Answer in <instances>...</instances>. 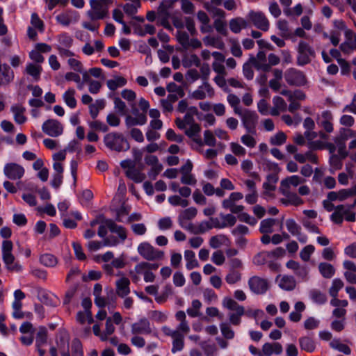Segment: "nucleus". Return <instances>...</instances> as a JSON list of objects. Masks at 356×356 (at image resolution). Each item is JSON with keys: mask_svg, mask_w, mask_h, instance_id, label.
I'll list each match as a JSON object with an SVG mask.
<instances>
[{"mask_svg": "<svg viewBox=\"0 0 356 356\" xmlns=\"http://www.w3.org/2000/svg\"><path fill=\"white\" fill-rule=\"evenodd\" d=\"M206 44L214 47L218 49H222L224 47V43L219 38L213 36H207L204 39Z\"/></svg>", "mask_w": 356, "mask_h": 356, "instance_id": "obj_58", "label": "nucleus"}, {"mask_svg": "<svg viewBox=\"0 0 356 356\" xmlns=\"http://www.w3.org/2000/svg\"><path fill=\"white\" fill-rule=\"evenodd\" d=\"M322 120L321 121V126L327 133H331L333 131V126L332 123V115L330 111H325L322 113Z\"/></svg>", "mask_w": 356, "mask_h": 356, "instance_id": "obj_31", "label": "nucleus"}, {"mask_svg": "<svg viewBox=\"0 0 356 356\" xmlns=\"http://www.w3.org/2000/svg\"><path fill=\"white\" fill-rule=\"evenodd\" d=\"M213 27L218 33L224 36L227 35V23L225 19H215Z\"/></svg>", "mask_w": 356, "mask_h": 356, "instance_id": "obj_49", "label": "nucleus"}, {"mask_svg": "<svg viewBox=\"0 0 356 356\" xmlns=\"http://www.w3.org/2000/svg\"><path fill=\"white\" fill-rule=\"evenodd\" d=\"M127 79L122 76H115L113 79L107 81L106 84L111 90H115L119 87H122L127 84Z\"/></svg>", "mask_w": 356, "mask_h": 356, "instance_id": "obj_38", "label": "nucleus"}, {"mask_svg": "<svg viewBox=\"0 0 356 356\" xmlns=\"http://www.w3.org/2000/svg\"><path fill=\"white\" fill-rule=\"evenodd\" d=\"M40 261L47 267H54L58 263V259L54 255L46 253L40 256Z\"/></svg>", "mask_w": 356, "mask_h": 356, "instance_id": "obj_41", "label": "nucleus"}, {"mask_svg": "<svg viewBox=\"0 0 356 356\" xmlns=\"http://www.w3.org/2000/svg\"><path fill=\"white\" fill-rule=\"evenodd\" d=\"M114 107L118 113L122 115H124L127 113V106L125 103L119 97H115L113 99Z\"/></svg>", "mask_w": 356, "mask_h": 356, "instance_id": "obj_64", "label": "nucleus"}, {"mask_svg": "<svg viewBox=\"0 0 356 356\" xmlns=\"http://www.w3.org/2000/svg\"><path fill=\"white\" fill-rule=\"evenodd\" d=\"M248 193L245 195V201L250 204H255L258 199V193L257 191L254 181L250 179H247L244 181Z\"/></svg>", "mask_w": 356, "mask_h": 356, "instance_id": "obj_20", "label": "nucleus"}, {"mask_svg": "<svg viewBox=\"0 0 356 356\" xmlns=\"http://www.w3.org/2000/svg\"><path fill=\"white\" fill-rule=\"evenodd\" d=\"M248 285L250 290L256 294L265 293L268 289V280L258 276L250 278Z\"/></svg>", "mask_w": 356, "mask_h": 356, "instance_id": "obj_16", "label": "nucleus"}, {"mask_svg": "<svg viewBox=\"0 0 356 356\" xmlns=\"http://www.w3.org/2000/svg\"><path fill=\"white\" fill-rule=\"evenodd\" d=\"M315 56L314 50L305 42L300 41L298 47L297 65L300 66L309 63Z\"/></svg>", "mask_w": 356, "mask_h": 356, "instance_id": "obj_9", "label": "nucleus"}, {"mask_svg": "<svg viewBox=\"0 0 356 356\" xmlns=\"http://www.w3.org/2000/svg\"><path fill=\"white\" fill-rule=\"evenodd\" d=\"M26 72L29 75L32 76L35 81H38L42 72V67L29 63L26 67Z\"/></svg>", "mask_w": 356, "mask_h": 356, "instance_id": "obj_47", "label": "nucleus"}, {"mask_svg": "<svg viewBox=\"0 0 356 356\" xmlns=\"http://www.w3.org/2000/svg\"><path fill=\"white\" fill-rule=\"evenodd\" d=\"M249 61L257 70H262L265 72L270 70V65L266 62V55L263 51H259L255 57L251 56Z\"/></svg>", "mask_w": 356, "mask_h": 356, "instance_id": "obj_17", "label": "nucleus"}, {"mask_svg": "<svg viewBox=\"0 0 356 356\" xmlns=\"http://www.w3.org/2000/svg\"><path fill=\"white\" fill-rule=\"evenodd\" d=\"M47 330L45 327H39L35 337V344L38 348H40L47 343Z\"/></svg>", "mask_w": 356, "mask_h": 356, "instance_id": "obj_42", "label": "nucleus"}, {"mask_svg": "<svg viewBox=\"0 0 356 356\" xmlns=\"http://www.w3.org/2000/svg\"><path fill=\"white\" fill-rule=\"evenodd\" d=\"M202 307V303L198 300H193L192 301L191 307L187 309V314L191 317H197L200 316V309Z\"/></svg>", "mask_w": 356, "mask_h": 356, "instance_id": "obj_53", "label": "nucleus"}, {"mask_svg": "<svg viewBox=\"0 0 356 356\" xmlns=\"http://www.w3.org/2000/svg\"><path fill=\"white\" fill-rule=\"evenodd\" d=\"M330 346L333 349H336L345 355H350L351 350L346 344L341 343L339 339H334L330 342Z\"/></svg>", "mask_w": 356, "mask_h": 356, "instance_id": "obj_46", "label": "nucleus"}, {"mask_svg": "<svg viewBox=\"0 0 356 356\" xmlns=\"http://www.w3.org/2000/svg\"><path fill=\"white\" fill-rule=\"evenodd\" d=\"M227 240V237L223 234L213 236L209 240V245L212 248L216 249L224 244Z\"/></svg>", "mask_w": 356, "mask_h": 356, "instance_id": "obj_50", "label": "nucleus"}, {"mask_svg": "<svg viewBox=\"0 0 356 356\" xmlns=\"http://www.w3.org/2000/svg\"><path fill=\"white\" fill-rule=\"evenodd\" d=\"M222 305L229 311L227 314L229 323L234 326L239 325L241 323V317L245 314L244 307L230 298H225Z\"/></svg>", "mask_w": 356, "mask_h": 356, "instance_id": "obj_3", "label": "nucleus"}, {"mask_svg": "<svg viewBox=\"0 0 356 356\" xmlns=\"http://www.w3.org/2000/svg\"><path fill=\"white\" fill-rule=\"evenodd\" d=\"M177 38L179 43L184 48L188 49L189 44V35L188 34L182 31H178L177 33Z\"/></svg>", "mask_w": 356, "mask_h": 356, "instance_id": "obj_60", "label": "nucleus"}, {"mask_svg": "<svg viewBox=\"0 0 356 356\" xmlns=\"http://www.w3.org/2000/svg\"><path fill=\"white\" fill-rule=\"evenodd\" d=\"M278 181L276 174H270L266 177V181L263 184V188L267 192L273 191L275 189V184Z\"/></svg>", "mask_w": 356, "mask_h": 356, "instance_id": "obj_40", "label": "nucleus"}, {"mask_svg": "<svg viewBox=\"0 0 356 356\" xmlns=\"http://www.w3.org/2000/svg\"><path fill=\"white\" fill-rule=\"evenodd\" d=\"M108 227V229L113 233H116L118 234L119 238L124 241L127 238V232L126 229L120 225H118L113 220H106L104 222Z\"/></svg>", "mask_w": 356, "mask_h": 356, "instance_id": "obj_24", "label": "nucleus"}, {"mask_svg": "<svg viewBox=\"0 0 356 356\" xmlns=\"http://www.w3.org/2000/svg\"><path fill=\"white\" fill-rule=\"evenodd\" d=\"M130 281L127 277H122L116 282V293L123 298L130 293Z\"/></svg>", "mask_w": 356, "mask_h": 356, "instance_id": "obj_23", "label": "nucleus"}, {"mask_svg": "<svg viewBox=\"0 0 356 356\" xmlns=\"http://www.w3.org/2000/svg\"><path fill=\"white\" fill-rule=\"evenodd\" d=\"M318 270L321 275L326 279H330L335 273L334 266L328 263L321 262L318 264Z\"/></svg>", "mask_w": 356, "mask_h": 356, "instance_id": "obj_33", "label": "nucleus"}, {"mask_svg": "<svg viewBox=\"0 0 356 356\" xmlns=\"http://www.w3.org/2000/svg\"><path fill=\"white\" fill-rule=\"evenodd\" d=\"M126 176L136 183H140L145 180L146 176L144 173L141 172L140 170L134 166L130 170H127L125 172Z\"/></svg>", "mask_w": 356, "mask_h": 356, "instance_id": "obj_30", "label": "nucleus"}, {"mask_svg": "<svg viewBox=\"0 0 356 356\" xmlns=\"http://www.w3.org/2000/svg\"><path fill=\"white\" fill-rule=\"evenodd\" d=\"M159 267V264L157 263L142 261L135 266L134 270L136 273L143 275L145 282H152L155 280V275L152 270H156Z\"/></svg>", "mask_w": 356, "mask_h": 356, "instance_id": "obj_8", "label": "nucleus"}, {"mask_svg": "<svg viewBox=\"0 0 356 356\" xmlns=\"http://www.w3.org/2000/svg\"><path fill=\"white\" fill-rule=\"evenodd\" d=\"M241 279V273L236 270H229L228 274L225 277V281L229 284H234L239 282Z\"/></svg>", "mask_w": 356, "mask_h": 356, "instance_id": "obj_56", "label": "nucleus"}, {"mask_svg": "<svg viewBox=\"0 0 356 356\" xmlns=\"http://www.w3.org/2000/svg\"><path fill=\"white\" fill-rule=\"evenodd\" d=\"M237 115L241 117L243 126L247 133L256 134V127L259 120V116L256 112L245 109L244 111L242 110L241 113H238Z\"/></svg>", "mask_w": 356, "mask_h": 356, "instance_id": "obj_6", "label": "nucleus"}, {"mask_svg": "<svg viewBox=\"0 0 356 356\" xmlns=\"http://www.w3.org/2000/svg\"><path fill=\"white\" fill-rule=\"evenodd\" d=\"M230 30L234 33H238L248 26L247 22L242 17L232 19L229 23Z\"/></svg>", "mask_w": 356, "mask_h": 356, "instance_id": "obj_27", "label": "nucleus"}, {"mask_svg": "<svg viewBox=\"0 0 356 356\" xmlns=\"http://www.w3.org/2000/svg\"><path fill=\"white\" fill-rule=\"evenodd\" d=\"M280 192L287 197V201L292 205L299 206L303 203L302 200L296 193H291L289 190L283 189Z\"/></svg>", "mask_w": 356, "mask_h": 356, "instance_id": "obj_37", "label": "nucleus"}, {"mask_svg": "<svg viewBox=\"0 0 356 356\" xmlns=\"http://www.w3.org/2000/svg\"><path fill=\"white\" fill-rule=\"evenodd\" d=\"M220 217L222 220V228L232 227L236 222V218L232 214H220Z\"/></svg>", "mask_w": 356, "mask_h": 356, "instance_id": "obj_62", "label": "nucleus"}, {"mask_svg": "<svg viewBox=\"0 0 356 356\" xmlns=\"http://www.w3.org/2000/svg\"><path fill=\"white\" fill-rule=\"evenodd\" d=\"M286 134L282 131H280L270 138V143L273 145H281L286 142Z\"/></svg>", "mask_w": 356, "mask_h": 356, "instance_id": "obj_59", "label": "nucleus"}, {"mask_svg": "<svg viewBox=\"0 0 356 356\" xmlns=\"http://www.w3.org/2000/svg\"><path fill=\"white\" fill-rule=\"evenodd\" d=\"M104 143L107 148L118 152H125L130 148L129 142L121 133L111 132L106 134Z\"/></svg>", "mask_w": 356, "mask_h": 356, "instance_id": "obj_2", "label": "nucleus"}, {"mask_svg": "<svg viewBox=\"0 0 356 356\" xmlns=\"http://www.w3.org/2000/svg\"><path fill=\"white\" fill-rule=\"evenodd\" d=\"M312 300L318 305H323L327 301L326 295L318 289H312L309 293Z\"/></svg>", "mask_w": 356, "mask_h": 356, "instance_id": "obj_36", "label": "nucleus"}, {"mask_svg": "<svg viewBox=\"0 0 356 356\" xmlns=\"http://www.w3.org/2000/svg\"><path fill=\"white\" fill-rule=\"evenodd\" d=\"M283 350L280 343H265L262 346V353L266 356H271L273 354L280 355Z\"/></svg>", "mask_w": 356, "mask_h": 356, "instance_id": "obj_22", "label": "nucleus"}, {"mask_svg": "<svg viewBox=\"0 0 356 356\" xmlns=\"http://www.w3.org/2000/svg\"><path fill=\"white\" fill-rule=\"evenodd\" d=\"M173 0H165L163 1L158 9V18L161 25L164 28L171 30L172 27L169 22L170 17L169 9L171 8L174 4Z\"/></svg>", "mask_w": 356, "mask_h": 356, "instance_id": "obj_12", "label": "nucleus"}, {"mask_svg": "<svg viewBox=\"0 0 356 356\" xmlns=\"http://www.w3.org/2000/svg\"><path fill=\"white\" fill-rule=\"evenodd\" d=\"M42 130L47 136L56 138L63 134L64 127L58 120L49 119L43 122Z\"/></svg>", "mask_w": 356, "mask_h": 356, "instance_id": "obj_11", "label": "nucleus"}, {"mask_svg": "<svg viewBox=\"0 0 356 356\" xmlns=\"http://www.w3.org/2000/svg\"><path fill=\"white\" fill-rule=\"evenodd\" d=\"M248 17L257 29L264 31L268 30L269 22L263 13L251 10Z\"/></svg>", "mask_w": 356, "mask_h": 356, "instance_id": "obj_14", "label": "nucleus"}, {"mask_svg": "<svg viewBox=\"0 0 356 356\" xmlns=\"http://www.w3.org/2000/svg\"><path fill=\"white\" fill-rule=\"evenodd\" d=\"M138 253L146 261H154L162 260L164 252L160 250L148 242L140 243L137 248Z\"/></svg>", "mask_w": 356, "mask_h": 356, "instance_id": "obj_4", "label": "nucleus"}, {"mask_svg": "<svg viewBox=\"0 0 356 356\" xmlns=\"http://www.w3.org/2000/svg\"><path fill=\"white\" fill-rule=\"evenodd\" d=\"M275 225V220L273 218H267L263 220L260 223L259 231L262 234L272 233L273 227Z\"/></svg>", "mask_w": 356, "mask_h": 356, "instance_id": "obj_39", "label": "nucleus"}, {"mask_svg": "<svg viewBox=\"0 0 356 356\" xmlns=\"http://www.w3.org/2000/svg\"><path fill=\"white\" fill-rule=\"evenodd\" d=\"M286 227L287 230L293 236H299L301 232V227L293 220L287 219L286 220Z\"/></svg>", "mask_w": 356, "mask_h": 356, "instance_id": "obj_45", "label": "nucleus"}, {"mask_svg": "<svg viewBox=\"0 0 356 356\" xmlns=\"http://www.w3.org/2000/svg\"><path fill=\"white\" fill-rule=\"evenodd\" d=\"M169 203L172 206H181V207H186L189 204V202L186 199H182L179 195H172L168 198Z\"/></svg>", "mask_w": 356, "mask_h": 356, "instance_id": "obj_57", "label": "nucleus"}, {"mask_svg": "<svg viewBox=\"0 0 356 356\" xmlns=\"http://www.w3.org/2000/svg\"><path fill=\"white\" fill-rule=\"evenodd\" d=\"M72 356H83L82 345L78 339H74L72 341Z\"/></svg>", "mask_w": 356, "mask_h": 356, "instance_id": "obj_63", "label": "nucleus"}, {"mask_svg": "<svg viewBox=\"0 0 356 356\" xmlns=\"http://www.w3.org/2000/svg\"><path fill=\"white\" fill-rule=\"evenodd\" d=\"M214 95L215 92L213 87L209 83L203 82L202 86L193 92L191 97L197 100H202L207 97H213Z\"/></svg>", "mask_w": 356, "mask_h": 356, "instance_id": "obj_18", "label": "nucleus"}, {"mask_svg": "<svg viewBox=\"0 0 356 356\" xmlns=\"http://www.w3.org/2000/svg\"><path fill=\"white\" fill-rule=\"evenodd\" d=\"M97 0H90L91 9L88 11L87 15L92 21L104 19L108 14V8L102 6Z\"/></svg>", "mask_w": 356, "mask_h": 356, "instance_id": "obj_13", "label": "nucleus"}, {"mask_svg": "<svg viewBox=\"0 0 356 356\" xmlns=\"http://www.w3.org/2000/svg\"><path fill=\"white\" fill-rule=\"evenodd\" d=\"M197 211L195 207L188 208L181 212L178 217V222L181 227H184L186 220L193 219L197 215Z\"/></svg>", "mask_w": 356, "mask_h": 356, "instance_id": "obj_25", "label": "nucleus"}, {"mask_svg": "<svg viewBox=\"0 0 356 356\" xmlns=\"http://www.w3.org/2000/svg\"><path fill=\"white\" fill-rule=\"evenodd\" d=\"M194 123H195L194 118L187 115L186 113L184 116L183 119L177 118L175 120V124L177 127L182 130L186 129V125H190Z\"/></svg>", "mask_w": 356, "mask_h": 356, "instance_id": "obj_48", "label": "nucleus"}, {"mask_svg": "<svg viewBox=\"0 0 356 356\" xmlns=\"http://www.w3.org/2000/svg\"><path fill=\"white\" fill-rule=\"evenodd\" d=\"M204 8L209 13H210L213 15V17H217L216 19L225 18L226 13L222 9L218 8L216 6H213L209 3H206L204 5Z\"/></svg>", "mask_w": 356, "mask_h": 356, "instance_id": "obj_44", "label": "nucleus"}, {"mask_svg": "<svg viewBox=\"0 0 356 356\" xmlns=\"http://www.w3.org/2000/svg\"><path fill=\"white\" fill-rule=\"evenodd\" d=\"M188 129H185V134L191 138L195 143L199 145L200 146L203 145V141L200 137V132L201 131V127L199 124L194 123L189 125Z\"/></svg>", "mask_w": 356, "mask_h": 356, "instance_id": "obj_21", "label": "nucleus"}, {"mask_svg": "<svg viewBox=\"0 0 356 356\" xmlns=\"http://www.w3.org/2000/svg\"><path fill=\"white\" fill-rule=\"evenodd\" d=\"M352 206L341 204L335 207V211L330 216L331 220L336 224H341L343 218L348 222L355 220V213L351 211Z\"/></svg>", "mask_w": 356, "mask_h": 356, "instance_id": "obj_5", "label": "nucleus"}, {"mask_svg": "<svg viewBox=\"0 0 356 356\" xmlns=\"http://www.w3.org/2000/svg\"><path fill=\"white\" fill-rule=\"evenodd\" d=\"M284 79L289 86H302L307 83L305 74L295 68H289L284 73Z\"/></svg>", "mask_w": 356, "mask_h": 356, "instance_id": "obj_10", "label": "nucleus"}, {"mask_svg": "<svg viewBox=\"0 0 356 356\" xmlns=\"http://www.w3.org/2000/svg\"><path fill=\"white\" fill-rule=\"evenodd\" d=\"M131 113L134 115H127L125 118V124L127 128L133 127L137 125H144L147 123V115L143 112H140L135 103H131Z\"/></svg>", "mask_w": 356, "mask_h": 356, "instance_id": "obj_7", "label": "nucleus"}, {"mask_svg": "<svg viewBox=\"0 0 356 356\" xmlns=\"http://www.w3.org/2000/svg\"><path fill=\"white\" fill-rule=\"evenodd\" d=\"M24 168L15 163H7L3 168L6 177L12 180L20 179L24 176Z\"/></svg>", "mask_w": 356, "mask_h": 356, "instance_id": "obj_15", "label": "nucleus"}, {"mask_svg": "<svg viewBox=\"0 0 356 356\" xmlns=\"http://www.w3.org/2000/svg\"><path fill=\"white\" fill-rule=\"evenodd\" d=\"M172 352L173 353L181 351L184 346V335L182 333H179L177 336L172 338Z\"/></svg>", "mask_w": 356, "mask_h": 356, "instance_id": "obj_43", "label": "nucleus"}, {"mask_svg": "<svg viewBox=\"0 0 356 356\" xmlns=\"http://www.w3.org/2000/svg\"><path fill=\"white\" fill-rule=\"evenodd\" d=\"M296 285V280L292 276L284 275L279 281V286L286 291L293 290Z\"/></svg>", "mask_w": 356, "mask_h": 356, "instance_id": "obj_32", "label": "nucleus"}, {"mask_svg": "<svg viewBox=\"0 0 356 356\" xmlns=\"http://www.w3.org/2000/svg\"><path fill=\"white\" fill-rule=\"evenodd\" d=\"M227 99L229 105L234 108V113L236 115L241 113L242 109L238 106L240 99L236 95L229 94Z\"/></svg>", "mask_w": 356, "mask_h": 356, "instance_id": "obj_54", "label": "nucleus"}, {"mask_svg": "<svg viewBox=\"0 0 356 356\" xmlns=\"http://www.w3.org/2000/svg\"><path fill=\"white\" fill-rule=\"evenodd\" d=\"M184 258L186 261V267L188 270H191L199 266L198 261L195 259V252L192 250H186L184 252Z\"/></svg>", "mask_w": 356, "mask_h": 356, "instance_id": "obj_35", "label": "nucleus"}, {"mask_svg": "<svg viewBox=\"0 0 356 356\" xmlns=\"http://www.w3.org/2000/svg\"><path fill=\"white\" fill-rule=\"evenodd\" d=\"M300 348L308 353H312L316 348L314 339L310 337H302L298 339Z\"/></svg>", "mask_w": 356, "mask_h": 356, "instance_id": "obj_29", "label": "nucleus"}, {"mask_svg": "<svg viewBox=\"0 0 356 356\" xmlns=\"http://www.w3.org/2000/svg\"><path fill=\"white\" fill-rule=\"evenodd\" d=\"M305 179L297 175H293L282 180L280 187V191L283 189L289 190L290 186H297L300 184L304 182Z\"/></svg>", "mask_w": 356, "mask_h": 356, "instance_id": "obj_26", "label": "nucleus"}, {"mask_svg": "<svg viewBox=\"0 0 356 356\" xmlns=\"http://www.w3.org/2000/svg\"><path fill=\"white\" fill-rule=\"evenodd\" d=\"M343 286V282L341 279L333 280L332 286L329 289V293L332 297H337L339 291Z\"/></svg>", "mask_w": 356, "mask_h": 356, "instance_id": "obj_52", "label": "nucleus"}, {"mask_svg": "<svg viewBox=\"0 0 356 356\" xmlns=\"http://www.w3.org/2000/svg\"><path fill=\"white\" fill-rule=\"evenodd\" d=\"M10 109L14 115V120L16 123L22 124L26 121V118L24 115L26 111L24 107L20 105H14Z\"/></svg>", "mask_w": 356, "mask_h": 356, "instance_id": "obj_28", "label": "nucleus"}, {"mask_svg": "<svg viewBox=\"0 0 356 356\" xmlns=\"http://www.w3.org/2000/svg\"><path fill=\"white\" fill-rule=\"evenodd\" d=\"M75 93L76 92L74 88H69L63 95L65 103L71 108H74L76 106V100L74 97Z\"/></svg>", "mask_w": 356, "mask_h": 356, "instance_id": "obj_34", "label": "nucleus"}, {"mask_svg": "<svg viewBox=\"0 0 356 356\" xmlns=\"http://www.w3.org/2000/svg\"><path fill=\"white\" fill-rule=\"evenodd\" d=\"M131 332L134 335L151 334L152 327L149 321L145 318L140 319L131 325Z\"/></svg>", "mask_w": 356, "mask_h": 356, "instance_id": "obj_19", "label": "nucleus"}, {"mask_svg": "<svg viewBox=\"0 0 356 356\" xmlns=\"http://www.w3.org/2000/svg\"><path fill=\"white\" fill-rule=\"evenodd\" d=\"M13 244L10 240H4L1 245L2 259L7 270L10 272L19 273L22 270V266L16 261L13 254Z\"/></svg>", "mask_w": 356, "mask_h": 356, "instance_id": "obj_1", "label": "nucleus"}, {"mask_svg": "<svg viewBox=\"0 0 356 356\" xmlns=\"http://www.w3.org/2000/svg\"><path fill=\"white\" fill-rule=\"evenodd\" d=\"M220 328L222 336L227 339H232L234 337V332L230 325L227 323L220 324Z\"/></svg>", "mask_w": 356, "mask_h": 356, "instance_id": "obj_55", "label": "nucleus"}, {"mask_svg": "<svg viewBox=\"0 0 356 356\" xmlns=\"http://www.w3.org/2000/svg\"><path fill=\"white\" fill-rule=\"evenodd\" d=\"M140 7V0L131 1L124 5L123 9L125 13L133 15L137 13L138 8Z\"/></svg>", "mask_w": 356, "mask_h": 356, "instance_id": "obj_51", "label": "nucleus"}, {"mask_svg": "<svg viewBox=\"0 0 356 356\" xmlns=\"http://www.w3.org/2000/svg\"><path fill=\"white\" fill-rule=\"evenodd\" d=\"M166 89L170 92V94H178L180 97H184L185 95L183 88L173 82L168 84Z\"/></svg>", "mask_w": 356, "mask_h": 356, "instance_id": "obj_61", "label": "nucleus"}]
</instances>
